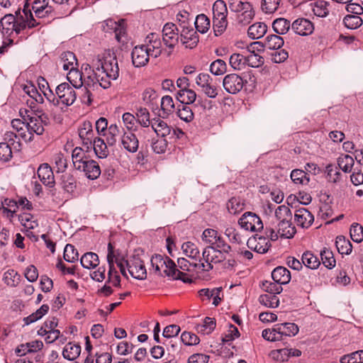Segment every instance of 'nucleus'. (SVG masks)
Wrapping results in <instances>:
<instances>
[{
	"mask_svg": "<svg viewBox=\"0 0 363 363\" xmlns=\"http://www.w3.org/2000/svg\"><path fill=\"white\" fill-rule=\"evenodd\" d=\"M72 160L74 169L83 172L88 179L93 180L100 176L99 164L91 160L82 147H77L72 150Z\"/></svg>",
	"mask_w": 363,
	"mask_h": 363,
	"instance_id": "nucleus-2",
	"label": "nucleus"
},
{
	"mask_svg": "<svg viewBox=\"0 0 363 363\" xmlns=\"http://www.w3.org/2000/svg\"><path fill=\"white\" fill-rule=\"evenodd\" d=\"M228 14L225 3L223 0H217L213 5V23L223 22Z\"/></svg>",
	"mask_w": 363,
	"mask_h": 363,
	"instance_id": "nucleus-20",
	"label": "nucleus"
},
{
	"mask_svg": "<svg viewBox=\"0 0 363 363\" xmlns=\"http://www.w3.org/2000/svg\"><path fill=\"white\" fill-rule=\"evenodd\" d=\"M183 252L187 257L197 259L200 258V252L197 246L191 242H186L182 246Z\"/></svg>",
	"mask_w": 363,
	"mask_h": 363,
	"instance_id": "nucleus-38",
	"label": "nucleus"
},
{
	"mask_svg": "<svg viewBox=\"0 0 363 363\" xmlns=\"http://www.w3.org/2000/svg\"><path fill=\"white\" fill-rule=\"evenodd\" d=\"M335 245L338 252L342 255H349L352 252V245L350 241L343 235L336 238Z\"/></svg>",
	"mask_w": 363,
	"mask_h": 363,
	"instance_id": "nucleus-30",
	"label": "nucleus"
},
{
	"mask_svg": "<svg viewBox=\"0 0 363 363\" xmlns=\"http://www.w3.org/2000/svg\"><path fill=\"white\" fill-rule=\"evenodd\" d=\"M151 127L157 135L161 138L167 137L172 131L171 126L160 118H155L151 120Z\"/></svg>",
	"mask_w": 363,
	"mask_h": 363,
	"instance_id": "nucleus-18",
	"label": "nucleus"
},
{
	"mask_svg": "<svg viewBox=\"0 0 363 363\" xmlns=\"http://www.w3.org/2000/svg\"><path fill=\"white\" fill-rule=\"evenodd\" d=\"M132 62L135 67H141L147 64L150 56L143 45L135 46L131 52Z\"/></svg>",
	"mask_w": 363,
	"mask_h": 363,
	"instance_id": "nucleus-13",
	"label": "nucleus"
},
{
	"mask_svg": "<svg viewBox=\"0 0 363 363\" xmlns=\"http://www.w3.org/2000/svg\"><path fill=\"white\" fill-rule=\"evenodd\" d=\"M81 264L86 269L95 268L99 264V257L96 253L86 252L81 257Z\"/></svg>",
	"mask_w": 363,
	"mask_h": 363,
	"instance_id": "nucleus-29",
	"label": "nucleus"
},
{
	"mask_svg": "<svg viewBox=\"0 0 363 363\" xmlns=\"http://www.w3.org/2000/svg\"><path fill=\"white\" fill-rule=\"evenodd\" d=\"M292 30L299 35H308L314 30L313 24H291Z\"/></svg>",
	"mask_w": 363,
	"mask_h": 363,
	"instance_id": "nucleus-53",
	"label": "nucleus"
},
{
	"mask_svg": "<svg viewBox=\"0 0 363 363\" xmlns=\"http://www.w3.org/2000/svg\"><path fill=\"white\" fill-rule=\"evenodd\" d=\"M341 363H362L363 350H358L348 354H345L340 358Z\"/></svg>",
	"mask_w": 363,
	"mask_h": 363,
	"instance_id": "nucleus-44",
	"label": "nucleus"
},
{
	"mask_svg": "<svg viewBox=\"0 0 363 363\" xmlns=\"http://www.w3.org/2000/svg\"><path fill=\"white\" fill-rule=\"evenodd\" d=\"M67 78L74 88L79 89L83 85L85 86V82H83L82 80V73L74 67H72V68H70V70L67 75Z\"/></svg>",
	"mask_w": 363,
	"mask_h": 363,
	"instance_id": "nucleus-26",
	"label": "nucleus"
},
{
	"mask_svg": "<svg viewBox=\"0 0 363 363\" xmlns=\"http://www.w3.org/2000/svg\"><path fill=\"white\" fill-rule=\"evenodd\" d=\"M291 179L298 184H308L309 182L307 173L301 169H294L291 173Z\"/></svg>",
	"mask_w": 363,
	"mask_h": 363,
	"instance_id": "nucleus-48",
	"label": "nucleus"
},
{
	"mask_svg": "<svg viewBox=\"0 0 363 363\" xmlns=\"http://www.w3.org/2000/svg\"><path fill=\"white\" fill-rule=\"evenodd\" d=\"M17 135L16 133L11 131H6L4 136V140L6 141L4 143L8 144L14 150H20L21 147V143L19 140H17Z\"/></svg>",
	"mask_w": 363,
	"mask_h": 363,
	"instance_id": "nucleus-51",
	"label": "nucleus"
},
{
	"mask_svg": "<svg viewBox=\"0 0 363 363\" xmlns=\"http://www.w3.org/2000/svg\"><path fill=\"white\" fill-rule=\"evenodd\" d=\"M196 83L208 98L215 99L218 96V84L208 74L200 73L196 78Z\"/></svg>",
	"mask_w": 363,
	"mask_h": 363,
	"instance_id": "nucleus-5",
	"label": "nucleus"
},
{
	"mask_svg": "<svg viewBox=\"0 0 363 363\" xmlns=\"http://www.w3.org/2000/svg\"><path fill=\"white\" fill-rule=\"evenodd\" d=\"M38 175L40 180L46 186H53L55 184L54 174L52 168L48 163H43L38 169Z\"/></svg>",
	"mask_w": 363,
	"mask_h": 363,
	"instance_id": "nucleus-17",
	"label": "nucleus"
},
{
	"mask_svg": "<svg viewBox=\"0 0 363 363\" xmlns=\"http://www.w3.org/2000/svg\"><path fill=\"white\" fill-rule=\"evenodd\" d=\"M79 136L85 145L92 144L94 138V131L92 128V124L89 121H84L79 127Z\"/></svg>",
	"mask_w": 363,
	"mask_h": 363,
	"instance_id": "nucleus-22",
	"label": "nucleus"
},
{
	"mask_svg": "<svg viewBox=\"0 0 363 363\" xmlns=\"http://www.w3.org/2000/svg\"><path fill=\"white\" fill-rule=\"evenodd\" d=\"M262 289L268 294L275 295L280 294L283 289L280 284L274 281H264L262 282Z\"/></svg>",
	"mask_w": 363,
	"mask_h": 363,
	"instance_id": "nucleus-46",
	"label": "nucleus"
},
{
	"mask_svg": "<svg viewBox=\"0 0 363 363\" xmlns=\"http://www.w3.org/2000/svg\"><path fill=\"white\" fill-rule=\"evenodd\" d=\"M143 46L146 47L147 52L150 57L157 58L162 54V49L161 40L148 45H143Z\"/></svg>",
	"mask_w": 363,
	"mask_h": 363,
	"instance_id": "nucleus-64",
	"label": "nucleus"
},
{
	"mask_svg": "<svg viewBox=\"0 0 363 363\" xmlns=\"http://www.w3.org/2000/svg\"><path fill=\"white\" fill-rule=\"evenodd\" d=\"M354 161L349 155H343L337 158L338 167L342 169L344 172H350L354 166Z\"/></svg>",
	"mask_w": 363,
	"mask_h": 363,
	"instance_id": "nucleus-37",
	"label": "nucleus"
},
{
	"mask_svg": "<svg viewBox=\"0 0 363 363\" xmlns=\"http://www.w3.org/2000/svg\"><path fill=\"white\" fill-rule=\"evenodd\" d=\"M26 128L29 132V138H26V134L25 133H21L20 135L26 140L28 141H31L33 140V133L40 135H42L45 131L43 125H42L38 121H36L35 117H30L28 118V122L26 123Z\"/></svg>",
	"mask_w": 363,
	"mask_h": 363,
	"instance_id": "nucleus-19",
	"label": "nucleus"
},
{
	"mask_svg": "<svg viewBox=\"0 0 363 363\" xmlns=\"http://www.w3.org/2000/svg\"><path fill=\"white\" fill-rule=\"evenodd\" d=\"M216 328V320L213 318L206 317L203 323L197 326V330L203 333L209 334Z\"/></svg>",
	"mask_w": 363,
	"mask_h": 363,
	"instance_id": "nucleus-60",
	"label": "nucleus"
},
{
	"mask_svg": "<svg viewBox=\"0 0 363 363\" xmlns=\"http://www.w3.org/2000/svg\"><path fill=\"white\" fill-rule=\"evenodd\" d=\"M259 302L268 308H276L279 304V299L275 295L262 294L259 297Z\"/></svg>",
	"mask_w": 363,
	"mask_h": 363,
	"instance_id": "nucleus-45",
	"label": "nucleus"
},
{
	"mask_svg": "<svg viewBox=\"0 0 363 363\" xmlns=\"http://www.w3.org/2000/svg\"><path fill=\"white\" fill-rule=\"evenodd\" d=\"M247 247L254 251L264 254L266 253L271 247V243L265 236L252 237L247 240Z\"/></svg>",
	"mask_w": 363,
	"mask_h": 363,
	"instance_id": "nucleus-14",
	"label": "nucleus"
},
{
	"mask_svg": "<svg viewBox=\"0 0 363 363\" xmlns=\"http://www.w3.org/2000/svg\"><path fill=\"white\" fill-rule=\"evenodd\" d=\"M136 121L143 128H148L151 125L150 120V113L145 108H140L136 113Z\"/></svg>",
	"mask_w": 363,
	"mask_h": 363,
	"instance_id": "nucleus-43",
	"label": "nucleus"
},
{
	"mask_svg": "<svg viewBox=\"0 0 363 363\" xmlns=\"http://www.w3.org/2000/svg\"><path fill=\"white\" fill-rule=\"evenodd\" d=\"M24 91L32 99L31 101H33V103H43V96L38 92V91L34 86H26L24 87Z\"/></svg>",
	"mask_w": 363,
	"mask_h": 363,
	"instance_id": "nucleus-63",
	"label": "nucleus"
},
{
	"mask_svg": "<svg viewBox=\"0 0 363 363\" xmlns=\"http://www.w3.org/2000/svg\"><path fill=\"white\" fill-rule=\"evenodd\" d=\"M61 61L63 62V69L65 70H70L72 67H74V65H77V58L75 55L69 51L64 52L61 54Z\"/></svg>",
	"mask_w": 363,
	"mask_h": 363,
	"instance_id": "nucleus-42",
	"label": "nucleus"
},
{
	"mask_svg": "<svg viewBox=\"0 0 363 363\" xmlns=\"http://www.w3.org/2000/svg\"><path fill=\"white\" fill-rule=\"evenodd\" d=\"M55 94L59 101H60L66 106H71L77 99V94L74 88L66 82L62 83L56 87Z\"/></svg>",
	"mask_w": 363,
	"mask_h": 363,
	"instance_id": "nucleus-11",
	"label": "nucleus"
},
{
	"mask_svg": "<svg viewBox=\"0 0 363 363\" xmlns=\"http://www.w3.org/2000/svg\"><path fill=\"white\" fill-rule=\"evenodd\" d=\"M176 97L181 104L189 105L196 101V94L194 90L188 88L185 90H179Z\"/></svg>",
	"mask_w": 363,
	"mask_h": 363,
	"instance_id": "nucleus-28",
	"label": "nucleus"
},
{
	"mask_svg": "<svg viewBox=\"0 0 363 363\" xmlns=\"http://www.w3.org/2000/svg\"><path fill=\"white\" fill-rule=\"evenodd\" d=\"M120 130L116 124H111L106 133V143L108 145L113 146L117 142V136L119 135Z\"/></svg>",
	"mask_w": 363,
	"mask_h": 363,
	"instance_id": "nucleus-47",
	"label": "nucleus"
},
{
	"mask_svg": "<svg viewBox=\"0 0 363 363\" xmlns=\"http://www.w3.org/2000/svg\"><path fill=\"white\" fill-rule=\"evenodd\" d=\"M93 76H88L85 79V95L89 104H91V91L99 86L107 89L111 85V80H116L119 76L118 60L113 51L105 50L101 55H98L92 60Z\"/></svg>",
	"mask_w": 363,
	"mask_h": 363,
	"instance_id": "nucleus-1",
	"label": "nucleus"
},
{
	"mask_svg": "<svg viewBox=\"0 0 363 363\" xmlns=\"http://www.w3.org/2000/svg\"><path fill=\"white\" fill-rule=\"evenodd\" d=\"M162 270H163L164 276L171 277L173 279H180L184 283L191 282L190 279L185 278L186 274L177 269L175 263L168 257H165L164 263H162V266H160V273L157 274L160 276H163Z\"/></svg>",
	"mask_w": 363,
	"mask_h": 363,
	"instance_id": "nucleus-7",
	"label": "nucleus"
},
{
	"mask_svg": "<svg viewBox=\"0 0 363 363\" xmlns=\"http://www.w3.org/2000/svg\"><path fill=\"white\" fill-rule=\"evenodd\" d=\"M325 172L327 174L326 179L329 182L337 183L341 180L342 174L335 165H327Z\"/></svg>",
	"mask_w": 363,
	"mask_h": 363,
	"instance_id": "nucleus-41",
	"label": "nucleus"
},
{
	"mask_svg": "<svg viewBox=\"0 0 363 363\" xmlns=\"http://www.w3.org/2000/svg\"><path fill=\"white\" fill-rule=\"evenodd\" d=\"M273 281L282 284H286L290 281L291 273L284 267H277L272 272Z\"/></svg>",
	"mask_w": 363,
	"mask_h": 363,
	"instance_id": "nucleus-23",
	"label": "nucleus"
},
{
	"mask_svg": "<svg viewBox=\"0 0 363 363\" xmlns=\"http://www.w3.org/2000/svg\"><path fill=\"white\" fill-rule=\"evenodd\" d=\"M246 80L237 74H228L223 79V86L226 92L230 94L239 93L243 88Z\"/></svg>",
	"mask_w": 363,
	"mask_h": 363,
	"instance_id": "nucleus-10",
	"label": "nucleus"
},
{
	"mask_svg": "<svg viewBox=\"0 0 363 363\" xmlns=\"http://www.w3.org/2000/svg\"><path fill=\"white\" fill-rule=\"evenodd\" d=\"M81 346L77 344L67 343L63 349V357L69 361H74L80 354Z\"/></svg>",
	"mask_w": 363,
	"mask_h": 363,
	"instance_id": "nucleus-27",
	"label": "nucleus"
},
{
	"mask_svg": "<svg viewBox=\"0 0 363 363\" xmlns=\"http://www.w3.org/2000/svg\"><path fill=\"white\" fill-rule=\"evenodd\" d=\"M244 204L238 198L233 197L227 203V208L230 213L237 214L243 209Z\"/></svg>",
	"mask_w": 363,
	"mask_h": 363,
	"instance_id": "nucleus-58",
	"label": "nucleus"
},
{
	"mask_svg": "<svg viewBox=\"0 0 363 363\" xmlns=\"http://www.w3.org/2000/svg\"><path fill=\"white\" fill-rule=\"evenodd\" d=\"M227 71V65L225 61L218 59L210 65V72L216 76L222 75Z\"/></svg>",
	"mask_w": 363,
	"mask_h": 363,
	"instance_id": "nucleus-52",
	"label": "nucleus"
},
{
	"mask_svg": "<svg viewBox=\"0 0 363 363\" xmlns=\"http://www.w3.org/2000/svg\"><path fill=\"white\" fill-rule=\"evenodd\" d=\"M180 30L179 38L182 43L186 48L192 49L196 47L199 42V36L196 30H194V26L192 24L184 26V24H179Z\"/></svg>",
	"mask_w": 363,
	"mask_h": 363,
	"instance_id": "nucleus-9",
	"label": "nucleus"
},
{
	"mask_svg": "<svg viewBox=\"0 0 363 363\" xmlns=\"http://www.w3.org/2000/svg\"><path fill=\"white\" fill-rule=\"evenodd\" d=\"M177 114L181 120L186 123L192 121L194 118L192 109L186 104L178 105Z\"/></svg>",
	"mask_w": 363,
	"mask_h": 363,
	"instance_id": "nucleus-35",
	"label": "nucleus"
},
{
	"mask_svg": "<svg viewBox=\"0 0 363 363\" xmlns=\"http://www.w3.org/2000/svg\"><path fill=\"white\" fill-rule=\"evenodd\" d=\"M267 24H252L247 29V33L252 39H259L267 33Z\"/></svg>",
	"mask_w": 363,
	"mask_h": 363,
	"instance_id": "nucleus-34",
	"label": "nucleus"
},
{
	"mask_svg": "<svg viewBox=\"0 0 363 363\" xmlns=\"http://www.w3.org/2000/svg\"><path fill=\"white\" fill-rule=\"evenodd\" d=\"M230 65L235 70H240L243 69L246 65H248V62L245 55L239 53L233 54L229 60Z\"/></svg>",
	"mask_w": 363,
	"mask_h": 363,
	"instance_id": "nucleus-33",
	"label": "nucleus"
},
{
	"mask_svg": "<svg viewBox=\"0 0 363 363\" xmlns=\"http://www.w3.org/2000/svg\"><path fill=\"white\" fill-rule=\"evenodd\" d=\"M294 220L298 225L307 228L313 223L314 217L308 209L300 208L295 212Z\"/></svg>",
	"mask_w": 363,
	"mask_h": 363,
	"instance_id": "nucleus-16",
	"label": "nucleus"
},
{
	"mask_svg": "<svg viewBox=\"0 0 363 363\" xmlns=\"http://www.w3.org/2000/svg\"><path fill=\"white\" fill-rule=\"evenodd\" d=\"M53 161L57 172H64L67 168V160L62 152L56 153L53 156Z\"/></svg>",
	"mask_w": 363,
	"mask_h": 363,
	"instance_id": "nucleus-59",
	"label": "nucleus"
},
{
	"mask_svg": "<svg viewBox=\"0 0 363 363\" xmlns=\"http://www.w3.org/2000/svg\"><path fill=\"white\" fill-rule=\"evenodd\" d=\"M277 326L278 333H279L281 340L284 337L295 336L298 333V327L294 323H284L276 324Z\"/></svg>",
	"mask_w": 363,
	"mask_h": 363,
	"instance_id": "nucleus-25",
	"label": "nucleus"
},
{
	"mask_svg": "<svg viewBox=\"0 0 363 363\" xmlns=\"http://www.w3.org/2000/svg\"><path fill=\"white\" fill-rule=\"evenodd\" d=\"M180 30L179 24H164L162 29V39L164 43L170 50L167 55H170L172 49L178 43Z\"/></svg>",
	"mask_w": 363,
	"mask_h": 363,
	"instance_id": "nucleus-6",
	"label": "nucleus"
},
{
	"mask_svg": "<svg viewBox=\"0 0 363 363\" xmlns=\"http://www.w3.org/2000/svg\"><path fill=\"white\" fill-rule=\"evenodd\" d=\"M161 110L163 113L168 116L173 113L174 110V104L173 99L170 96H164L161 99Z\"/></svg>",
	"mask_w": 363,
	"mask_h": 363,
	"instance_id": "nucleus-57",
	"label": "nucleus"
},
{
	"mask_svg": "<svg viewBox=\"0 0 363 363\" xmlns=\"http://www.w3.org/2000/svg\"><path fill=\"white\" fill-rule=\"evenodd\" d=\"M129 274L135 279L143 280L146 279L147 271L143 260L133 257L125 262Z\"/></svg>",
	"mask_w": 363,
	"mask_h": 363,
	"instance_id": "nucleus-12",
	"label": "nucleus"
},
{
	"mask_svg": "<svg viewBox=\"0 0 363 363\" xmlns=\"http://www.w3.org/2000/svg\"><path fill=\"white\" fill-rule=\"evenodd\" d=\"M264 50V45L262 42L256 41L247 45L245 57L248 62V65L252 67H261L264 64V60L260 54L263 52Z\"/></svg>",
	"mask_w": 363,
	"mask_h": 363,
	"instance_id": "nucleus-4",
	"label": "nucleus"
},
{
	"mask_svg": "<svg viewBox=\"0 0 363 363\" xmlns=\"http://www.w3.org/2000/svg\"><path fill=\"white\" fill-rule=\"evenodd\" d=\"M278 233L281 238H291L295 235L296 230L292 225L291 220H286L279 222L277 225Z\"/></svg>",
	"mask_w": 363,
	"mask_h": 363,
	"instance_id": "nucleus-24",
	"label": "nucleus"
},
{
	"mask_svg": "<svg viewBox=\"0 0 363 363\" xmlns=\"http://www.w3.org/2000/svg\"><path fill=\"white\" fill-rule=\"evenodd\" d=\"M3 280L6 285L15 286L20 280V276L13 269H9L4 273Z\"/></svg>",
	"mask_w": 363,
	"mask_h": 363,
	"instance_id": "nucleus-54",
	"label": "nucleus"
},
{
	"mask_svg": "<svg viewBox=\"0 0 363 363\" xmlns=\"http://www.w3.org/2000/svg\"><path fill=\"white\" fill-rule=\"evenodd\" d=\"M225 235L233 243L240 244L245 240L243 236L233 227H228L225 230Z\"/></svg>",
	"mask_w": 363,
	"mask_h": 363,
	"instance_id": "nucleus-55",
	"label": "nucleus"
},
{
	"mask_svg": "<svg viewBox=\"0 0 363 363\" xmlns=\"http://www.w3.org/2000/svg\"><path fill=\"white\" fill-rule=\"evenodd\" d=\"M238 224L241 228L245 230L259 231L263 229V223L261 218L255 213L245 212L240 218Z\"/></svg>",
	"mask_w": 363,
	"mask_h": 363,
	"instance_id": "nucleus-8",
	"label": "nucleus"
},
{
	"mask_svg": "<svg viewBox=\"0 0 363 363\" xmlns=\"http://www.w3.org/2000/svg\"><path fill=\"white\" fill-rule=\"evenodd\" d=\"M48 305L43 304L35 313L23 318L25 324L29 325L40 319L43 315H45L48 313Z\"/></svg>",
	"mask_w": 363,
	"mask_h": 363,
	"instance_id": "nucleus-39",
	"label": "nucleus"
},
{
	"mask_svg": "<svg viewBox=\"0 0 363 363\" xmlns=\"http://www.w3.org/2000/svg\"><path fill=\"white\" fill-rule=\"evenodd\" d=\"M94 150L99 158H106L108 155L106 143L100 138H95L92 141Z\"/></svg>",
	"mask_w": 363,
	"mask_h": 363,
	"instance_id": "nucleus-32",
	"label": "nucleus"
},
{
	"mask_svg": "<svg viewBox=\"0 0 363 363\" xmlns=\"http://www.w3.org/2000/svg\"><path fill=\"white\" fill-rule=\"evenodd\" d=\"M262 335L264 339L271 342L282 340L279 333H278L277 325H275L272 329L264 330L262 331Z\"/></svg>",
	"mask_w": 363,
	"mask_h": 363,
	"instance_id": "nucleus-61",
	"label": "nucleus"
},
{
	"mask_svg": "<svg viewBox=\"0 0 363 363\" xmlns=\"http://www.w3.org/2000/svg\"><path fill=\"white\" fill-rule=\"evenodd\" d=\"M225 259L224 255L216 249L214 246H207L202 252V257L199 258V262L194 267L203 272H209L213 269V264L222 262Z\"/></svg>",
	"mask_w": 363,
	"mask_h": 363,
	"instance_id": "nucleus-3",
	"label": "nucleus"
},
{
	"mask_svg": "<svg viewBox=\"0 0 363 363\" xmlns=\"http://www.w3.org/2000/svg\"><path fill=\"white\" fill-rule=\"evenodd\" d=\"M264 48L269 50H278L280 49L284 45V40L282 38L277 35H268L264 43H263Z\"/></svg>",
	"mask_w": 363,
	"mask_h": 363,
	"instance_id": "nucleus-36",
	"label": "nucleus"
},
{
	"mask_svg": "<svg viewBox=\"0 0 363 363\" xmlns=\"http://www.w3.org/2000/svg\"><path fill=\"white\" fill-rule=\"evenodd\" d=\"M121 144L123 149L130 153H135L139 148V140L132 132H124L121 137Z\"/></svg>",
	"mask_w": 363,
	"mask_h": 363,
	"instance_id": "nucleus-15",
	"label": "nucleus"
},
{
	"mask_svg": "<svg viewBox=\"0 0 363 363\" xmlns=\"http://www.w3.org/2000/svg\"><path fill=\"white\" fill-rule=\"evenodd\" d=\"M320 257L323 264L328 269H333L335 267V259L331 250L324 248L320 252Z\"/></svg>",
	"mask_w": 363,
	"mask_h": 363,
	"instance_id": "nucleus-40",
	"label": "nucleus"
},
{
	"mask_svg": "<svg viewBox=\"0 0 363 363\" xmlns=\"http://www.w3.org/2000/svg\"><path fill=\"white\" fill-rule=\"evenodd\" d=\"M63 257L68 262H74L78 259V252L72 245L67 244L64 250Z\"/></svg>",
	"mask_w": 363,
	"mask_h": 363,
	"instance_id": "nucleus-62",
	"label": "nucleus"
},
{
	"mask_svg": "<svg viewBox=\"0 0 363 363\" xmlns=\"http://www.w3.org/2000/svg\"><path fill=\"white\" fill-rule=\"evenodd\" d=\"M351 239L357 243L363 240V227L357 223L352 224L350 229Z\"/></svg>",
	"mask_w": 363,
	"mask_h": 363,
	"instance_id": "nucleus-49",
	"label": "nucleus"
},
{
	"mask_svg": "<svg viewBox=\"0 0 363 363\" xmlns=\"http://www.w3.org/2000/svg\"><path fill=\"white\" fill-rule=\"evenodd\" d=\"M275 218L279 222L291 220L292 214L289 207L281 205L277 207L275 211Z\"/></svg>",
	"mask_w": 363,
	"mask_h": 363,
	"instance_id": "nucleus-50",
	"label": "nucleus"
},
{
	"mask_svg": "<svg viewBox=\"0 0 363 363\" xmlns=\"http://www.w3.org/2000/svg\"><path fill=\"white\" fill-rule=\"evenodd\" d=\"M346 10L349 13H352L354 15H347L343 18V23L347 21L353 20V23H362L363 19L359 16V15L363 13V8L358 4L348 3L347 4Z\"/></svg>",
	"mask_w": 363,
	"mask_h": 363,
	"instance_id": "nucleus-21",
	"label": "nucleus"
},
{
	"mask_svg": "<svg viewBox=\"0 0 363 363\" xmlns=\"http://www.w3.org/2000/svg\"><path fill=\"white\" fill-rule=\"evenodd\" d=\"M242 11V13L239 15V23H250L255 16V11L252 5L250 3L245 4Z\"/></svg>",
	"mask_w": 363,
	"mask_h": 363,
	"instance_id": "nucleus-56",
	"label": "nucleus"
},
{
	"mask_svg": "<svg viewBox=\"0 0 363 363\" xmlns=\"http://www.w3.org/2000/svg\"><path fill=\"white\" fill-rule=\"evenodd\" d=\"M301 261L302 264L311 269H317L320 264L319 259L310 251H306L302 255Z\"/></svg>",
	"mask_w": 363,
	"mask_h": 363,
	"instance_id": "nucleus-31",
	"label": "nucleus"
}]
</instances>
